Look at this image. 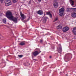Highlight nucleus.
Returning a JSON list of instances; mask_svg holds the SVG:
<instances>
[{
  "mask_svg": "<svg viewBox=\"0 0 76 76\" xmlns=\"http://www.w3.org/2000/svg\"><path fill=\"white\" fill-rule=\"evenodd\" d=\"M58 51L59 53H60L62 51V49H61V48H60L58 50Z\"/></svg>",
  "mask_w": 76,
  "mask_h": 76,
  "instance_id": "nucleus-17",
  "label": "nucleus"
},
{
  "mask_svg": "<svg viewBox=\"0 0 76 76\" xmlns=\"http://www.w3.org/2000/svg\"><path fill=\"white\" fill-rule=\"evenodd\" d=\"M59 15L61 16H62L63 13H64V8L62 7L59 10Z\"/></svg>",
  "mask_w": 76,
  "mask_h": 76,
  "instance_id": "nucleus-2",
  "label": "nucleus"
},
{
  "mask_svg": "<svg viewBox=\"0 0 76 76\" xmlns=\"http://www.w3.org/2000/svg\"><path fill=\"white\" fill-rule=\"evenodd\" d=\"M48 19V17H45L44 19H43V22L44 23H45L46 22V21H47V19Z\"/></svg>",
  "mask_w": 76,
  "mask_h": 76,
  "instance_id": "nucleus-15",
  "label": "nucleus"
},
{
  "mask_svg": "<svg viewBox=\"0 0 76 76\" xmlns=\"http://www.w3.org/2000/svg\"><path fill=\"white\" fill-rule=\"evenodd\" d=\"M39 54V52H38V51H35L33 53V55L34 57H36Z\"/></svg>",
  "mask_w": 76,
  "mask_h": 76,
  "instance_id": "nucleus-7",
  "label": "nucleus"
},
{
  "mask_svg": "<svg viewBox=\"0 0 76 76\" xmlns=\"http://www.w3.org/2000/svg\"><path fill=\"white\" fill-rule=\"evenodd\" d=\"M3 1H4V0H0V2H1V3H3Z\"/></svg>",
  "mask_w": 76,
  "mask_h": 76,
  "instance_id": "nucleus-25",
  "label": "nucleus"
},
{
  "mask_svg": "<svg viewBox=\"0 0 76 76\" xmlns=\"http://www.w3.org/2000/svg\"><path fill=\"white\" fill-rule=\"evenodd\" d=\"M4 2L6 6H9L12 4V3H11L10 0H7L5 1Z\"/></svg>",
  "mask_w": 76,
  "mask_h": 76,
  "instance_id": "nucleus-4",
  "label": "nucleus"
},
{
  "mask_svg": "<svg viewBox=\"0 0 76 76\" xmlns=\"http://www.w3.org/2000/svg\"><path fill=\"white\" fill-rule=\"evenodd\" d=\"M46 14L47 15H48L50 18H52V14H51V12L50 11L46 12Z\"/></svg>",
  "mask_w": 76,
  "mask_h": 76,
  "instance_id": "nucleus-9",
  "label": "nucleus"
},
{
  "mask_svg": "<svg viewBox=\"0 0 76 76\" xmlns=\"http://www.w3.org/2000/svg\"><path fill=\"white\" fill-rule=\"evenodd\" d=\"M69 30V27L67 26L64 27L63 28V31L64 32H66L68 31Z\"/></svg>",
  "mask_w": 76,
  "mask_h": 76,
  "instance_id": "nucleus-5",
  "label": "nucleus"
},
{
  "mask_svg": "<svg viewBox=\"0 0 76 76\" xmlns=\"http://www.w3.org/2000/svg\"><path fill=\"white\" fill-rule=\"evenodd\" d=\"M39 1H41V0H38Z\"/></svg>",
  "mask_w": 76,
  "mask_h": 76,
  "instance_id": "nucleus-28",
  "label": "nucleus"
},
{
  "mask_svg": "<svg viewBox=\"0 0 76 76\" xmlns=\"http://www.w3.org/2000/svg\"><path fill=\"white\" fill-rule=\"evenodd\" d=\"M37 13L40 15H41L43 14V11L42 10H40L37 12Z\"/></svg>",
  "mask_w": 76,
  "mask_h": 76,
  "instance_id": "nucleus-10",
  "label": "nucleus"
},
{
  "mask_svg": "<svg viewBox=\"0 0 76 76\" xmlns=\"http://www.w3.org/2000/svg\"><path fill=\"white\" fill-rule=\"evenodd\" d=\"M3 21L4 23H6V19H4L3 20Z\"/></svg>",
  "mask_w": 76,
  "mask_h": 76,
  "instance_id": "nucleus-19",
  "label": "nucleus"
},
{
  "mask_svg": "<svg viewBox=\"0 0 76 76\" xmlns=\"http://www.w3.org/2000/svg\"><path fill=\"white\" fill-rule=\"evenodd\" d=\"M45 14H44V15L43 16V17H44V16H45Z\"/></svg>",
  "mask_w": 76,
  "mask_h": 76,
  "instance_id": "nucleus-29",
  "label": "nucleus"
},
{
  "mask_svg": "<svg viewBox=\"0 0 76 76\" xmlns=\"http://www.w3.org/2000/svg\"><path fill=\"white\" fill-rule=\"evenodd\" d=\"M36 50H37V51H37L38 53H41V50H40V49H39L36 48Z\"/></svg>",
  "mask_w": 76,
  "mask_h": 76,
  "instance_id": "nucleus-18",
  "label": "nucleus"
},
{
  "mask_svg": "<svg viewBox=\"0 0 76 76\" xmlns=\"http://www.w3.org/2000/svg\"><path fill=\"white\" fill-rule=\"evenodd\" d=\"M12 1L13 3H16V1H18V0H12Z\"/></svg>",
  "mask_w": 76,
  "mask_h": 76,
  "instance_id": "nucleus-21",
  "label": "nucleus"
},
{
  "mask_svg": "<svg viewBox=\"0 0 76 76\" xmlns=\"http://www.w3.org/2000/svg\"><path fill=\"white\" fill-rule=\"evenodd\" d=\"M20 15L22 19H24L26 18V16H25L24 14H22V12H20Z\"/></svg>",
  "mask_w": 76,
  "mask_h": 76,
  "instance_id": "nucleus-8",
  "label": "nucleus"
},
{
  "mask_svg": "<svg viewBox=\"0 0 76 76\" xmlns=\"http://www.w3.org/2000/svg\"><path fill=\"white\" fill-rule=\"evenodd\" d=\"M66 11L67 12H70L72 11V9L71 8H66Z\"/></svg>",
  "mask_w": 76,
  "mask_h": 76,
  "instance_id": "nucleus-13",
  "label": "nucleus"
},
{
  "mask_svg": "<svg viewBox=\"0 0 76 76\" xmlns=\"http://www.w3.org/2000/svg\"><path fill=\"white\" fill-rule=\"evenodd\" d=\"M51 57H52L51 56H50V58H51Z\"/></svg>",
  "mask_w": 76,
  "mask_h": 76,
  "instance_id": "nucleus-27",
  "label": "nucleus"
},
{
  "mask_svg": "<svg viewBox=\"0 0 76 76\" xmlns=\"http://www.w3.org/2000/svg\"><path fill=\"white\" fill-rule=\"evenodd\" d=\"M71 5L72 6H73V5H74V4H73V3H72Z\"/></svg>",
  "mask_w": 76,
  "mask_h": 76,
  "instance_id": "nucleus-26",
  "label": "nucleus"
},
{
  "mask_svg": "<svg viewBox=\"0 0 76 76\" xmlns=\"http://www.w3.org/2000/svg\"><path fill=\"white\" fill-rule=\"evenodd\" d=\"M66 75V76H68V75Z\"/></svg>",
  "mask_w": 76,
  "mask_h": 76,
  "instance_id": "nucleus-30",
  "label": "nucleus"
},
{
  "mask_svg": "<svg viewBox=\"0 0 76 76\" xmlns=\"http://www.w3.org/2000/svg\"><path fill=\"white\" fill-rule=\"evenodd\" d=\"M10 20H11L12 21H13L14 22H15L16 23H17V22L18 21V19H17L16 17H15L14 16H12L10 18Z\"/></svg>",
  "mask_w": 76,
  "mask_h": 76,
  "instance_id": "nucleus-3",
  "label": "nucleus"
},
{
  "mask_svg": "<svg viewBox=\"0 0 76 76\" xmlns=\"http://www.w3.org/2000/svg\"><path fill=\"white\" fill-rule=\"evenodd\" d=\"M25 43L23 42H21L19 43V45H21V46H23V45H25Z\"/></svg>",
  "mask_w": 76,
  "mask_h": 76,
  "instance_id": "nucleus-14",
  "label": "nucleus"
},
{
  "mask_svg": "<svg viewBox=\"0 0 76 76\" xmlns=\"http://www.w3.org/2000/svg\"><path fill=\"white\" fill-rule=\"evenodd\" d=\"M71 3H74V1L72 0H70Z\"/></svg>",
  "mask_w": 76,
  "mask_h": 76,
  "instance_id": "nucleus-24",
  "label": "nucleus"
},
{
  "mask_svg": "<svg viewBox=\"0 0 76 76\" xmlns=\"http://www.w3.org/2000/svg\"><path fill=\"white\" fill-rule=\"evenodd\" d=\"M40 43L42 44V43H43V40H41L40 41Z\"/></svg>",
  "mask_w": 76,
  "mask_h": 76,
  "instance_id": "nucleus-23",
  "label": "nucleus"
},
{
  "mask_svg": "<svg viewBox=\"0 0 76 76\" xmlns=\"http://www.w3.org/2000/svg\"><path fill=\"white\" fill-rule=\"evenodd\" d=\"M6 16L7 18L10 19V18L12 17V12L10 11H8L6 13Z\"/></svg>",
  "mask_w": 76,
  "mask_h": 76,
  "instance_id": "nucleus-1",
  "label": "nucleus"
},
{
  "mask_svg": "<svg viewBox=\"0 0 76 76\" xmlns=\"http://www.w3.org/2000/svg\"><path fill=\"white\" fill-rule=\"evenodd\" d=\"M57 20H58V18H56L55 19L54 22H56V21H57Z\"/></svg>",
  "mask_w": 76,
  "mask_h": 76,
  "instance_id": "nucleus-22",
  "label": "nucleus"
},
{
  "mask_svg": "<svg viewBox=\"0 0 76 76\" xmlns=\"http://www.w3.org/2000/svg\"><path fill=\"white\" fill-rule=\"evenodd\" d=\"M71 16L72 18H76V13L74 12L72 14Z\"/></svg>",
  "mask_w": 76,
  "mask_h": 76,
  "instance_id": "nucleus-12",
  "label": "nucleus"
},
{
  "mask_svg": "<svg viewBox=\"0 0 76 76\" xmlns=\"http://www.w3.org/2000/svg\"><path fill=\"white\" fill-rule=\"evenodd\" d=\"M53 6L55 8L58 7V3L57 0L54 1L53 2Z\"/></svg>",
  "mask_w": 76,
  "mask_h": 76,
  "instance_id": "nucleus-6",
  "label": "nucleus"
},
{
  "mask_svg": "<svg viewBox=\"0 0 76 76\" xmlns=\"http://www.w3.org/2000/svg\"><path fill=\"white\" fill-rule=\"evenodd\" d=\"M56 28L57 29H61L62 27L61 25H59L58 26H57Z\"/></svg>",
  "mask_w": 76,
  "mask_h": 76,
  "instance_id": "nucleus-16",
  "label": "nucleus"
},
{
  "mask_svg": "<svg viewBox=\"0 0 76 76\" xmlns=\"http://www.w3.org/2000/svg\"><path fill=\"white\" fill-rule=\"evenodd\" d=\"M18 56L20 58H21V57H23V55H18Z\"/></svg>",
  "mask_w": 76,
  "mask_h": 76,
  "instance_id": "nucleus-20",
  "label": "nucleus"
},
{
  "mask_svg": "<svg viewBox=\"0 0 76 76\" xmlns=\"http://www.w3.org/2000/svg\"><path fill=\"white\" fill-rule=\"evenodd\" d=\"M72 32H73L74 35H76V27L74 28Z\"/></svg>",
  "mask_w": 76,
  "mask_h": 76,
  "instance_id": "nucleus-11",
  "label": "nucleus"
}]
</instances>
